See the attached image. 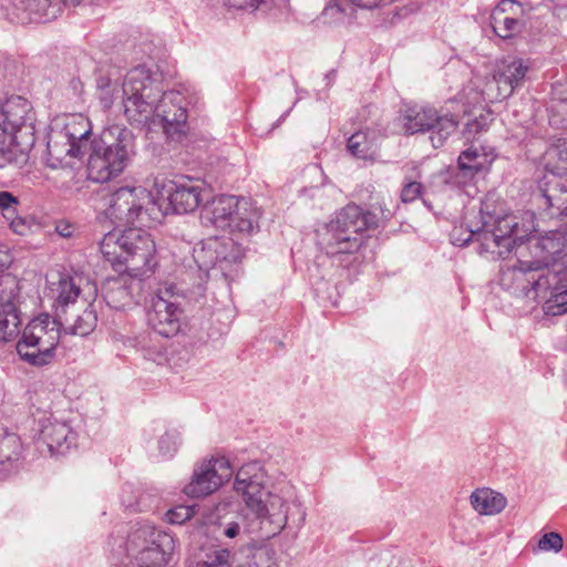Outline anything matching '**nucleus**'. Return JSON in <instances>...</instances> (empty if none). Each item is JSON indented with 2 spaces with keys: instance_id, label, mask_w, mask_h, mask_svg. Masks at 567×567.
I'll use <instances>...</instances> for the list:
<instances>
[{
  "instance_id": "obj_19",
  "label": "nucleus",
  "mask_w": 567,
  "mask_h": 567,
  "mask_svg": "<svg viewBox=\"0 0 567 567\" xmlns=\"http://www.w3.org/2000/svg\"><path fill=\"white\" fill-rule=\"evenodd\" d=\"M528 70L529 65L520 58L504 59L497 73L486 83L482 95L491 102L509 97L523 84Z\"/></svg>"
},
{
  "instance_id": "obj_36",
  "label": "nucleus",
  "mask_w": 567,
  "mask_h": 567,
  "mask_svg": "<svg viewBox=\"0 0 567 567\" xmlns=\"http://www.w3.org/2000/svg\"><path fill=\"white\" fill-rule=\"evenodd\" d=\"M229 555L227 549H213L189 567H230Z\"/></svg>"
},
{
  "instance_id": "obj_4",
  "label": "nucleus",
  "mask_w": 567,
  "mask_h": 567,
  "mask_svg": "<svg viewBox=\"0 0 567 567\" xmlns=\"http://www.w3.org/2000/svg\"><path fill=\"white\" fill-rule=\"evenodd\" d=\"M264 480L261 465L258 462H250L238 470L234 488L260 520V528L265 530V536L271 537L287 525L288 506L279 495L265 488Z\"/></svg>"
},
{
  "instance_id": "obj_17",
  "label": "nucleus",
  "mask_w": 567,
  "mask_h": 567,
  "mask_svg": "<svg viewBox=\"0 0 567 567\" xmlns=\"http://www.w3.org/2000/svg\"><path fill=\"white\" fill-rule=\"evenodd\" d=\"M481 219L483 220L484 227H492L499 235H503L504 249L497 251V257L505 258L507 254L513 249L514 244L517 239H522L525 235L535 233L534 236H542L540 226L534 224V214L526 213V217L530 225L519 224L516 216L512 214L507 215H494L488 212V205L483 204L481 210Z\"/></svg>"
},
{
  "instance_id": "obj_5",
  "label": "nucleus",
  "mask_w": 567,
  "mask_h": 567,
  "mask_svg": "<svg viewBox=\"0 0 567 567\" xmlns=\"http://www.w3.org/2000/svg\"><path fill=\"white\" fill-rule=\"evenodd\" d=\"M34 122L33 106L25 97L0 100V167L27 161L35 142Z\"/></svg>"
},
{
  "instance_id": "obj_49",
  "label": "nucleus",
  "mask_w": 567,
  "mask_h": 567,
  "mask_svg": "<svg viewBox=\"0 0 567 567\" xmlns=\"http://www.w3.org/2000/svg\"><path fill=\"white\" fill-rule=\"evenodd\" d=\"M97 85L99 87H103L104 85H106V82L104 79H100L99 82H97Z\"/></svg>"
},
{
  "instance_id": "obj_20",
  "label": "nucleus",
  "mask_w": 567,
  "mask_h": 567,
  "mask_svg": "<svg viewBox=\"0 0 567 567\" xmlns=\"http://www.w3.org/2000/svg\"><path fill=\"white\" fill-rule=\"evenodd\" d=\"M563 254L555 257L551 265H559L561 274L550 281L545 297H537L536 301L544 302V311L549 316H560L567 311V224L563 239Z\"/></svg>"
},
{
  "instance_id": "obj_22",
  "label": "nucleus",
  "mask_w": 567,
  "mask_h": 567,
  "mask_svg": "<svg viewBox=\"0 0 567 567\" xmlns=\"http://www.w3.org/2000/svg\"><path fill=\"white\" fill-rule=\"evenodd\" d=\"M39 440L51 455L64 454L74 443L75 434L66 423L48 419L42 422Z\"/></svg>"
},
{
  "instance_id": "obj_30",
  "label": "nucleus",
  "mask_w": 567,
  "mask_h": 567,
  "mask_svg": "<svg viewBox=\"0 0 567 567\" xmlns=\"http://www.w3.org/2000/svg\"><path fill=\"white\" fill-rule=\"evenodd\" d=\"M22 453V443L16 433H6L0 436V471L16 468Z\"/></svg>"
},
{
  "instance_id": "obj_12",
  "label": "nucleus",
  "mask_w": 567,
  "mask_h": 567,
  "mask_svg": "<svg viewBox=\"0 0 567 567\" xmlns=\"http://www.w3.org/2000/svg\"><path fill=\"white\" fill-rule=\"evenodd\" d=\"M547 167L554 178L546 183L536 195L539 208L550 218L567 216V141L551 148L548 153Z\"/></svg>"
},
{
  "instance_id": "obj_31",
  "label": "nucleus",
  "mask_w": 567,
  "mask_h": 567,
  "mask_svg": "<svg viewBox=\"0 0 567 567\" xmlns=\"http://www.w3.org/2000/svg\"><path fill=\"white\" fill-rule=\"evenodd\" d=\"M238 567H278L275 550L267 546L248 547Z\"/></svg>"
},
{
  "instance_id": "obj_40",
  "label": "nucleus",
  "mask_w": 567,
  "mask_h": 567,
  "mask_svg": "<svg viewBox=\"0 0 567 567\" xmlns=\"http://www.w3.org/2000/svg\"><path fill=\"white\" fill-rule=\"evenodd\" d=\"M179 435L176 431L166 432L158 441L159 452L163 455H172L177 451Z\"/></svg>"
},
{
  "instance_id": "obj_9",
  "label": "nucleus",
  "mask_w": 567,
  "mask_h": 567,
  "mask_svg": "<svg viewBox=\"0 0 567 567\" xmlns=\"http://www.w3.org/2000/svg\"><path fill=\"white\" fill-rule=\"evenodd\" d=\"M205 223L231 234L249 235L258 228L260 214L246 199L221 195L213 198L202 212Z\"/></svg>"
},
{
  "instance_id": "obj_6",
  "label": "nucleus",
  "mask_w": 567,
  "mask_h": 567,
  "mask_svg": "<svg viewBox=\"0 0 567 567\" xmlns=\"http://www.w3.org/2000/svg\"><path fill=\"white\" fill-rule=\"evenodd\" d=\"M135 137L131 130L112 125L104 128L91 143L87 152V177L105 183L118 176L135 154Z\"/></svg>"
},
{
  "instance_id": "obj_37",
  "label": "nucleus",
  "mask_w": 567,
  "mask_h": 567,
  "mask_svg": "<svg viewBox=\"0 0 567 567\" xmlns=\"http://www.w3.org/2000/svg\"><path fill=\"white\" fill-rule=\"evenodd\" d=\"M230 504L228 503H220L216 506V516H217V524L219 529H221V534L225 535L228 538H235L239 536L240 534V525L238 522H224L221 518V514L226 513L227 507Z\"/></svg>"
},
{
  "instance_id": "obj_45",
  "label": "nucleus",
  "mask_w": 567,
  "mask_h": 567,
  "mask_svg": "<svg viewBox=\"0 0 567 567\" xmlns=\"http://www.w3.org/2000/svg\"><path fill=\"white\" fill-rule=\"evenodd\" d=\"M486 123H482L477 118L468 122L464 130V135L467 140H470L474 134L480 133L485 128Z\"/></svg>"
},
{
  "instance_id": "obj_48",
  "label": "nucleus",
  "mask_w": 567,
  "mask_h": 567,
  "mask_svg": "<svg viewBox=\"0 0 567 567\" xmlns=\"http://www.w3.org/2000/svg\"><path fill=\"white\" fill-rule=\"evenodd\" d=\"M353 6L362 9H373L378 7L380 0H349Z\"/></svg>"
},
{
  "instance_id": "obj_35",
  "label": "nucleus",
  "mask_w": 567,
  "mask_h": 567,
  "mask_svg": "<svg viewBox=\"0 0 567 567\" xmlns=\"http://www.w3.org/2000/svg\"><path fill=\"white\" fill-rule=\"evenodd\" d=\"M18 284L10 275L0 276V310H17Z\"/></svg>"
},
{
  "instance_id": "obj_16",
  "label": "nucleus",
  "mask_w": 567,
  "mask_h": 567,
  "mask_svg": "<svg viewBox=\"0 0 567 567\" xmlns=\"http://www.w3.org/2000/svg\"><path fill=\"white\" fill-rule=\"evenodd\" d=\"M403 127L408 134L432 131L430 138L437 148L455 132L457 122L453 116L439 115L433 107L412 106L403 114Z\"/></svg>"
},
{
  "instance_id": "obj_18",
  "label": "nucleus",
  "mask_w": 567,
  "mask_h": 567,
  "mask_svg": "<svg viewBox=\"0 0 567 567\" xmlns=\"http://www.w3.org/2000/svg\"><path fill=\"white\" fill-rule=\"evenodd\" d=\"M233 475L226 458H212L195 465L193 475L183 492L193 498L206 497L216 492Z\"/></svg>"
},
{
  "instance_id": "obj_11",
  "label": "nucleus",
  "mask_w": 567,
  "mask_h": 567,
  "mask_svg": "<svg viewBox=\"0 0 567 567\" xmlns=\"http://www.w3.org/2000/svg\"><path fill=\"white\" fill-rule=\"evenodd\" d=\"M106 217L117 227L144 223L151 218L158 220L155 195L144 187H121L111 194Z\"/></svg>"
},
{
  "instance_id": "obj_8",
  "label": "nucleus",
  "mask_w": 567,
  "mask_h": 567,
  "mask_svg": "<svg viewBox=\"0 0 567 567\" xmlns=\"http://www.w3.org/2000/svg\"><path fill=\"white\" fill-rule=\"evenodd\" d=\"M61 322L43 313L31 320L17 342L20 358L34 367L51 363L61 338Z\"/></svg>"
},
{
  "instance_id": "obj_26",
  "label": "nucleus",
  "mask_w": 567,
  "mask_h": 567,
  "mask_svg": "<svg viewBox=\"0 0 567 567\" xmlns=\"http://www.w3.org/2000/svg\"><path fill=\"white\" fill-rule=\"evenodd\" d=\"M468 236L466 238H456L455 235H452L453 244L465 245L473 240L480 243V252H491L497 256V251L499 249H504L503 235H499L492 227H473L472 225L467 228Z\"/></svg>"
},
{
  "instance_id": "obj_41",
  "label": "nucleus",
  "mask_w": 567,
  "mask_h": 567,
  "mask_svg": "<svg viewBox=\"0 0 567 567\" xmlns=\"http://www.w3.org/2000/svg\"><path fill=\"white\" fill-rule=\"evenodd\" d=\"M194 515V509L187 505H179L166 513L167 520L171 524H183L186 520L190 519Z\"/></svg>"
},
{
  "instance_id": "obj_50",
  "label": "nucleus",
  "mask_w": 567,
  "mask_h": 567,
  "mask_svg": "<svg viewBox=\"0 0 567 567\" xmlns=\"http://www.w3.org/2000/svg\"><path fill=\"white\" fill-rule=\"evenodd\" d=\"M103 99L107 100L109 102L112 101V96L109 93H106L105 96H103Z\"/></svg>"
},
{
  "instance_id": "obj_3",
  "label": "nucleus",
  "mask_w": 567,
  "mask_h": 567,
  "mask_svg": "<svg viewBox=\"0 0 567 567\" xmlns=\"http://www.w3.org/2000/svg\"><path fill=\"white\" fill-rule=\"evenodd\" d=\"M564 237L565 226L528 238L529 258H524L520 251L517 262L501 271V285L535 301L537 297H545L550 281L556 280L563 270L551 262L563 254Z\"/></svg>"
},
{
  "instance_id": "obj_21",
  "label": "nucleus",
  "mask_w": 567,
  "mask_h": 567,
  "mask_svg": "<svg viewBox=\"0 0 567 567\" xmlns=\"http://www.w3.org/2000/svg\"><path fill=\"white\" fill-rule=\"evenodd\" d=\"M47 154V164L52 168L73 166L74 159H80L84 156L79 151V146L70 142L60 130L49 135Z\"/></svg>"
},
{
  "instance_id": "obj_15",
  "label": "nucleus",
  "mask_w": 567,
  "mask_h": 567,
  "mask_svg": "<svg viewBox=\"0 0 567 567\" xmlns=\"http://www.w3.org/2000/svg\"><path fill=\"white\" fill-rule=\"evenodd\" d=\"M155 204L158 219L169 213L194 212L203 202V186L192 181L155 184Z\"/></svg>"
},
{
  "instance_id": "obj_1",
  "label": "nucleus",
  "mask_w": 567,
  "mask_h": 567,
  "mask_svg": "<svg viewBox=\"0 0 567 567\" xmlns=\"http://www.w3.org/2000/svg\"><path fill=\"white\" fill-rule=\"evenodd\" d=\"M100 250L105 260L121 272L103 284L104 300L114 309L132 306L142 293L143 278L157 266L154 239L141 227L115 228L103 236Z\"/></svg>"
},
{
  "instance_id": "obj_38",
  "label": "nucleus",
  "mask_w": 567,
  "mask_h": 567,
  "mask_svg": "<svg viewBox=\"0 0 567 567\" xmlns=\"http://www.w3.org/2000/svg\"><path fill=\"white\" fill-rule=\"evenodd\" d=\"M19 206L18 197L9 192H0V212L6 219L14 217L18 214Z\"/></svg>"
},
{
  "instance_id": "obj_39",
  "label": "nucleus",
  "mask_w": 567,
  "mask_h": 567,
  "mask_svg": "<svg viewBox=\"0 0 567 567\" xmlns=\"http://www.w3.org/2000/svg\"><path fill=\"white\" fill-rule=\"evenodd\" d=\"M7 220L9 221L11 230L21 236L31 234L32 228L38 226L32 218L20 217L18 214L12 218H7Z\"/></svg>"
},
{
  "instance_id": "obj_47",
  "label": "nucleus",
  "mask_w": 567,
  "mask_h": 567,
  "mask_svg": "<svg viewBox=\"0 0 567 567\" xmlns=\"http://www.w3.org/2000/svg\"><path fill=\"white\" fill-rule=\"evenodd\" d=\"M55 230L63 238H69L73 234V227L64 221L58 223L55 226Z\"/></svg>"
},
{
  "instance_id": "obj_46",
  "label": "nucleus",
  "mask_w": 567,
  "mask_h": 567,
  "mask_svg": "<svg viewBox=\"0 0 567 567\" xmlns=\"http://www.w3.org/2000/svg\"><path fill=\"white\" fill-rule=\"evenodd\" d=\"M12 262V256L7 246L0 245V272L7 269Z\"/></svg>"
},
{
  "instance_id": "obj_33",
  "label": "nucleus",
  "mask_w": 567,
  "mask_h": 567,
  "mask_svg": "<svg viewBox=\"0 0 567 567\" xmlns=\"http://www.w3.org/2000/svg\"><path fill=\"white\" fill-rule=\"evenodd\" d=\"M347 147L350 153L358 158L371 157L375 152L374 142L373 138L370 137V133L362 131H359L350 136Z\"/></svg>"
},
{
  "instance_id": "obj_10",
  "label": "nucleus",
  "mask_w": 567,
  "mask_h": 567,
  "mask_svg": "<svg viewBox=\"0 0 567 567\" xmlns=\"http://www.w3.org/2000/svg\"><path fill=\"white\" fill-rule=\"evenodd\" d=\"M243 257V248L230 237H209L193 249L194 261L207 277L226 281L237 275Z\"/></svg>"
},
{
  "instance_id": "obj_34",
  "label": "nucleus",
  "mask_w": 567,
  "mask_h": 567,
  "mask_svg": "<svg viewBox=\"0 0 567 567\" xmlns=\"http://www.w3.org/2000/svg\"><path fill=\"white\" fill-rule=\"evenodd\" d=\"M20 326L18 310H0V342L16 339L20 332Z\"/></svg>"
},
{
  "instance_id": "obj_7",
  "label": "nucleus",
  "mask_w": 567,
  "mask_h": 567,
  "mask_svg": "<svg viewBox=\"0 0 567 567\" xmlns=\"http://www.w3.org/2000/svg\"><path fill=\"white\" fill-rule=\"evenodd\" d=\"M379 226V217L373 212H364L350 204L342 208L319 234V243L327 255L337 257L357 252L362 246V233Z\"/></svg>"
},
{
  "instance_id": "obj_42",
  "label": "nucleus",
  "mask_w": 567,
  "mask_h": 567,
  "mask_svg": "<svg viewBox=\"0 0 567 567\" xmlns=\"http://www.w3.org/2000/svg\"><path fill=\"white\" fill-rule=\"evenodd\" d=\"M423 193V185L415 181H409L403 184L401 199L403 203H412Z\"/></svg>"
},
{
  "instance_id": "obj_44",
  "label": "nucleus",
  "mask_w": 567,
  "mask_h": 567,
  "mask_svg": "<svg viewBox=\"0 0 567 567\" xmlns=\"http://www.w3.org/2000/svg\"><path fill=\"white\" fill-rule=\"evenodd\" d=\"M265 0H225V4L236 9H257Z\"/></svg>"
},
{
  "instance_id": "obj_2",
  "label": "nucleus",
  "mask_w": 567,
  "mask_h": 567,
  "mask_svg": "<svg viewBox=\"0 0 567 567\" xmlns=\"http://www.w3.org/2000/svg\"><path fill=\"white\" fill-rule=\"evenodd\" d=\"M124 114L132 125H161L167 138L181 141L187 133L184 95L164 91L163 74L144 65L130 70L123 82Z\"/></svg>"
},
{
  "instance_id": "obj_23",
  "label": "nucleus",
  "mask_w": 567,
  "mask_h": 567,
  "mask_svg": "<svg viewBox=\"0 0 567 567\" xmlns=\"http://www.w3.org/2000/svg\"><path fill=\"white\" fill-rule=\"evenodd\" d=\"M59 320L70 333L85 337L95 329L97 316L93 306L83 299L76 307L62 313Z\"/></svg>"
},
{
  "instance_id": "obj_25",
  "label": "nucleus",
  "mask_w": 567,
  "mask_h": 567,
  "mask_svg": "<svg viewBox=\"0 0 567 567\" xmlns=\"http://www.w3.org/2000/svg\"><path fill=\"white\" fill-rule=\"evenodd\" d=\"M51 293L55 301V313L58 318H62V313L76 307L82 300L79 299L80 288L70 276H61L58 282L52 284Z\"/></svg>"
},
{
  "instance_id": "obj_28",
  "label": "nucleus",
  "mask_w": 567,
  "mask_h": 567,
  "mask_svg": "<svg viewBox=\"0 0 567 567\" xmlns=\"http://www.w3.org/2000/svg\"><path fill=\"white\" fill-rule=\"evenodd\" d=\"M473 508L481 515H496L506 507V498L491 488H478L471 495Z\"/></svg>"
},
{
  "instance_id": "obj_13",
  "label": "nucleus",
  "mask_w": 567,
  "mask_h": 567,
  "mask_svg": "<svg viewBox=\"0 0 567 567\" xmlns=\"http://www.w3.org/2000/svg\"><path fill=\"white\" fill-rule=\"evenodd\" d=\"M132 550H136L135 560L142 567H162L166 565L174 553L175 540L172 535L141 527L128 539Z\"/></svg>"
},
{
  "instance_id": "obj_29",
  "label": "nucleus",
  "mask_w": 567,
  "mask_h": 567,
  "mask_svg": "<svg viewBox=\"0 0 567 567\" xmlns=\"http://www.w3.org/2000/svg\"><path fill=\"white\" fill-rule=\"evenodd\" d=\"M494 157L481 145H471L458 156V168L464 176H474L484 171Z\"/></svg>"
},
{
  "instance_id": "obj_14",
  "label": "nucleus",
  "mask_w": 567,
  "mask_h": 567,
  "mask_svg": "<svg viewBox=\"0 0 567 567\" xmlns=\"http://www.w3.org/2000/svg\"><path fill=\"white\" fill-rule=\"evenodd\" d=\"M181 299L173 285L159 288L152 297L147 322L158 334L171 338L179 332L183 318Z\"/></svg>"
},
{
  "instance_id": "obj_24",
  "label": "nucleus",
  "mask_w": 567,
  "mask_h": 567,
  "mask_svg": "<svg viewBox=\"0 0 567 567\" xmlns=\"http://www.w3.org/2000/svg\"><path fill=\"white\" fill-rule=\"evenodd\" d=\"M520 9L514 0H502L491 13V25L494 32L503 39L512 38L520 29V21L508 16Z\"/></svg>"
},
{
  "instance_id": "obj_27",
  "label": "nucleus",
  "mask_w": 567,
  "mask_h": 567,
  "mask_svg": "<svg viewBox=\"0 0 567 567\" xmlns=\"http://www.w3.org/2000/svg\"><path fill=\"white\" fill-rule=\"evenodd\" d=\"M60 131L70 142L79 146V151L83 155L91 150V143L94 138H91L92 124L87 117L73 115Z\"/></svg>"
},
{
  "instance_id": "obj_32",
  "label": "nucleus",
  "mask_w": 567,
  "mask_h": 567,
  "mask_svg": "<svg viewBox=\"0 0 567 567\" xmlns=\"http://www.w3.org/2000/svg\"><path fill=\"white\" fill-rule=\"evenodd\" d=\"M353 14V6L349 3L331 2L323 9L321 19L326 24H346L352 21Z\"/></svg>"
},
{
  "instance_id": "obj_51",
  "label": "nucleus",
  "mask_w": 567,
  "mask_h": 567,
  "mask_svg": "<svg viewBox=\"0 0 567 567\" xmlns=\"http://www.w3.org/2000/svg\"><path fill=\"white\" fill-rule=\"evenodd\" d=\"M391 215H392L391 210H390V209H388V210H386V214H384L383 216H384L385 218H389Z\"/></svg>"
},
{
  "instance_id": "obj_43",
  "label": "nucleus",
  "mask_w": 567,
  "mask_h": 567,
  "mask_svg": "<svg viewBox=\"0 0 567 567\" xmlns=\"http://www.w3.org/2000/svg\"><path fill=\"white\" fill-rule=\"evenodd\" d=\"M538 547L542 550L559 551L563 548V538L557 533H547L538 542Z\"/></svg>"
}]
</instances>
